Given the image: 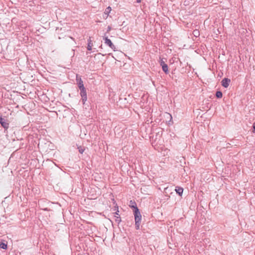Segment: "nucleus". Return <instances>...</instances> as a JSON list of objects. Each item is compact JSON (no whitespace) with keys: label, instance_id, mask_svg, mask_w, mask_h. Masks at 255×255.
Segmentation results:
<instances>
[{"label":"nucleus","instance_id":"obj_6","mask_svg":"<svg viewBox=\"0 0 255 255\" xmlns=\"http://www.w3.org/2000/svg\"><path fill=\"white\" fill-rule=\"evenodd\" d=\"M76 81L79 89H84V88H85L84 86L82 80L80 77L78 76V75H76Z\"/></svg>","mask_w":255,"mask_h":255},{"label":"nucleus","instance_id":"obj_3","mask_svg":"<svg viewBox=\"0 0 255 255\" xmlns=\"http://www.w3.org/2000/svg\"><path fill=\"white\" fill-rule=\"evenodd\" d=\"M0 124L5 130L8 129L9 127V123H8L7 120L4 118H3L1 116H0Z\"/></svg>","mask_w":255,"mask_h":255},{"label":"nucleus","instance_id":"obj_2","mask_svg":"<svg viewBox=\"0 0 255 255\" xmlns=\"http://www.w3.org/2000/svg\"><path fill=\"white\" fill-rule=\"evenodd\" d=\"M103 40H105V43L109 46L111 48L115 50L116 49L115 46L113 44L111 40L108 38V36L106 35V34L103 36Z\"/></svg>","mask_w":255,"mask_h":255},{"label":"nucleus","instance_id":"obj_20","mask_svg":"<svg viewBox=\"0 0 255 255\" xmlns=\"http://www.w3.org/2000/svg\"><path fill=\"white\" fill-rule=\"evenodd\" d=\"M118 212H119V211H118L117 212H116L115 213L116 215H119V214H118Z\"/></svg>","mask_w":255,"mask_h":255},{"label":"nucleus","instance_id":"obj_1","mask_svg":"<svg viewBox=\"0 0 255 255\" xmlns=\"http://www.w3.org/2000/svg\"><path fill=\"white\" fill-rule=\"evenodd\" d=\"M130 202L132 203V204H134V205H130V207L133 209V211L134 216L135 229L136 230H139L141 219V215L139 209L136 206V203L134 201H132V200L130 201Z\"/></svg>","mask_w":255,"mask_h":255},{"label":"nucleus","instance_id":"obj_11","mask_svg":"<svg viewBox=\"0 0 255 255\" xmlns=\"http://www.w3.org/2000/svg\"><path fill=\"white\" fill-rule=\"evenodd\" d=\"M112 9H111V7L110 6H108V7H107L105 9V11L104 12V13L107 15V16L109 15V13L110 12V11H111Z\"/></svg>","mask_w":255,"mask_h":255},{"label":"nucleus","instance_id":"obj_21","mask_svg":"<svg viewBox=\"0 0 255 255\" xmlns=\"http://www.w3.org/2000/svg\"><path fill=\"white\" fill-rule=\"evenodd\" d=\"M44 210H48L47 208L45 209Z\"/></svg>","mask_w":255,"mask_h":255},{"label":"nucleus","instance_id":"obj_15","mask_svg":"<svg viewBox=\"0 0 255 255\" xmlns=\"http://www.w3.org/2000/svg\"><path fill=\"white\" fill-rule=\"evenodd\" d=\"M199 32L198 31H197V30H194V34L195 35H197V34H199Z\"/></svg>","mask_w":255,"mask_h":255},{"label":"nucleus","instance_id":"obj_9","mask_svg":"<svg viewBox=\"0 0 255 255\" xmlns=\"http://www.w3.org/2000/svg\"><path fill=\"white\" fill-rule=\"evenodd\" d=\"M175 191L179 195L181 196L183 194V189L181 187H176Z\"/></svg>","mask_w":255,"mask_h":255},{"label":"nucleus","instance_id":"obj_14","mask_svg":"<svg viewBox=\"0 0 255 255\" xmlns=\"http://www.w3.org/2000/svg\"><path fill=\"white\" fill-rule=\"evenodd\" d=\"M115 221L118 223L119 224L121 222V219L120 216H115Z\"/></svg>","mask_w":255,"mask_h":255},{"label":"nucleus","instance_id":"obj_17","mask_svg":"<svg viewBox=\"0 0 255 255\" xmlns=\"http://www.w3.org/2000/svg\"><path fill=\"white\" fill-rule=\"evenodd\" d=\"M111 30V27L110 26H108L107 28V32H109Z\"/></svg>","mask_w":255,"mask_h":255},{"label":"nucleus","instance_id":"obj_18","mask_svg":"<svg viewBox=\"0 0 255 255\" xmlns=\"http://www.w3.org/2000/svg\"><path fill=\"white\" fill-rule=\"evenodd\" d=\"M141 1V0H136V2L139 3V2H140Z\"/></svg>","mask_w":255,"mask_h":255},{"label":"nucleus","instance_id":"obj_12","mask_svg":"<svg viewBox=\"0 0 255 255\" xmlns=\"http://www.w3.org/2000/svg\"><path fill=\"white\" fill-rule=\"evenodd\" d=\"M216 96L217 98H221L223 96L222 92L220 91H218L216 93Z\"/></svg>","mask_w":255,"mask_h":255},{"label":"nucleus","instance_id":"obj_8","mask_svg":"<svg viewBox=\"0 0 255 255\" xmlns=\"http://www.w3.org/2000/svg\"><path fill=\"white\" fill-rule=\"evenodd\" d=\"M93 42L91 39V37H90L88 40V46H87V50L89 51H91L92 50V47L93 46Z\"/></svg>","mask_w":255,"mask_h":255},{"label":"nucleus","instance_id":"obj_10","mask_svg":"<svg viewBox=\"0 0 255 255\" xmlns=\"http://www.w3.org/2000/svg\"><path fill=\"white\" fill-rule=\"evenodd\" d=\"M7 248V245L6 243L4 242H0V248L6 250Z\"/></svg>","mask_w":255,"mask_h":255},{"label":"nucleus","instance_id":"obj_5","mask_svg":"<svg viewBox=\"0 0 255 255\" xmlns=\"http://www.w3.org/2000/svg\"><path fill=\"white\" fill-rule=\"evenodd\" d=\"M159 63H160V65L162 66V70L166 74H168L169 72L168 65L165 63L164 61H163L162 59H160V60L159 61Z\"/></svg>","mask_w":255,"mask_h":255},{"label":"nucleus","instance_id":"obj_13","mask_svg":"<svg viewBox=\"0 0 255 255\" xmlns=\"http://www.w3.org/2000/svg\"><path fill=\"white\" fill-rule=\"evenodd\" d=\"M78 151L79 152L82 154L84 151H85V147L84 146H80L79 147H78Z\"/></svg>","mask_w":255,"mask_h":255},{"label":"nucleus","instance_id":"obj_7","mask_svg":"<svg viewBox=\"0 0 255 255\" xmlns=\"http://www.w3.org/2000/svg\"><path fill=\"white\" fill-rule=\"evenodd\" d=\"M230 82L231 80L227 78H224L221 82L222 86L225 88H228Z\"/></svg>","mask_w":255,"mask_h":255},{"label":"nucleus","instance_id":"obj_16","mask_svg":"<svg viewBox=\"0 0 255 255\" xmlns=\"http://www.w3.org/2000/svg\"><path fill=\"white\" fill-rule=\"evenodd\" d=\"M253 132L255 133V122L253 124Z\"/></svg>","mask_w":255,"mask_h":255},{"label":"nucleus","instance_id":"obj_19","mask_svg":"<svg viewBox=\"0 0 255 255\" xmlns=\"http://www.w3.org/2000/svg\"><path fill=\"white\" fill-rule=\"evenodd\" d=\"M130 205H134V204H132V203H131L130 202V205L129 206H130Z\"/></svg>","mask_w":255,"mask_h":255},{"label":"nucleus","instance_id":"obj_4","mask_svg":"<svg viewBox=\"0 0 255 255\" xmlns=\"http://www.w3.org/2000/svg\"><path fill=\"white\" fill-rule=\"evenodd\" d=\"M80 95L81 96V99L83 103V104L84 105L87 99V93L86 88H84V89H80Z\"/></svg>","mask_w":255,"mask_h":255}]
</instances>
